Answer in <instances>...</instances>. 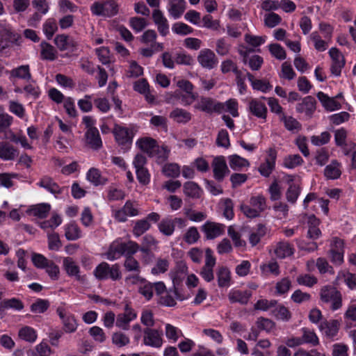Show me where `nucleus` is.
<instances>
[{"label": "nucleus", "mask_w": 356, "mask_h": 356, "mask_svg": "<svg viewBox=\"0 0 356 356\" xmlns=\"http://www.w3.org/2000/svg\"><path fill=\"white\" fill-rule=\"evenodd\" d=\"M112 342L117 347L122 348L129 344L130 340L127 334L121 332H116L112 335Z\"/></svg>", "instance_id": "5fc2aeb1"}, {"label": "nucleus", "mask_w": 356, "mask_h": 356, "mask_svg": "<svg viewBox=\"0 0 356 356\" xmlns=\"http://www.w3.org/2000/svg\"><path fill=\"white\" fill-rule=\"evenodd\" d=\"M320 299L324 303H329L330 309L336 311L341 308L343 298L341 293L334 286L326 285L320 290Z\"/></svg>", "instance_id": "f03ea898"}, {"label": "nucleus", "mask_w": 356, "mask_h": 356, "mask_svg": "<svg viewBox=\"0 0 356 356\" xmlns=\"http://www.w3.org/2000/svg\"><path fill=\"white\" fill-rule=\"evenodd\" d=\"M270 54L278 60H284L286 57V51L279 44H270L268 46Z\"/></svg>", "instance_id": "680f3d73"}, {"label": "nucleus", "mask_w": 356, "mask_h": 356, "mask_svg": "<svg viewBox=\"0 0 356 356\" xmlns=\"http://www.w3.org/2000/svg\"><path fill=\"white\" fill-rule=\"evenodd\" d=\"M113 133L119 145L127 148L132 143L134 133L128 128L116 124L113 129Z\"/></svg>", "instance_id": "1a4fd4ad"}, {"label": "nucleus", "mask_w": 356, "mask_h": 356, "mask_svg": "<svg viewBox=\"0 0 356 356\" xmlns=\"http://www.w3.org/2000/svg\"><path fill=\"white\" fill-rule=\"evenodd\" d=\"M207 239H213L220 236L224 232V225L214 222L207 221L201 227Z\"/></svg>", "instance_id": "ddd939ff"}, {"label": "nucleus", "mask_w": 356, "mask_h": 356, "mask_svg": "<svg viewBox=\"0 0 356 356\" xmlns=\"http://www.w3.org/2000/svg\"><path fill=\"white\" fill-rule=\"evenodd\" d=\"M195 108L207 113L213 112L220 113L225 111V105L222 102H216L207 97H201L195 105Z\"/></svg>", "instance_id": "423d86ee"}, {"label": "nucleus", "mask_w": 356, "mask_h": 356, "mask_svg": "<svg viewBox=\"0 0 356 356\" xmlns=\"http://www.w3.org/2000/svg\"><path fill=\"white\" fill-rule=\"evenodd\" d=\"M2 302L3 307H6V309H13L20 311L23 309L24 307L23 302L19 299L15 298L5 299L2 300Z\"/></svg>", "instance_id": "0e129e2a"}, {"label": "nucleus", "mask_w": 356, "mask_h": 356, "mask_svg": "<svg viewBox=\"0 0 356 356\" xmlns=\"http://www.w3.org/2000/svg\"><path fill=\"white\" fill-rule=\"evenodd\" d=\"M170 118L177 123L186 124L191 120V114L186 110L177 108L170 113Z\"/></svg>", "instance_id": "c756f323"}, {"label": "nucleus", "mask_w": 356, "mask_h": 356, "mask_svg": "<svg viewBox=\"0 0 356 356\" xmlns=\"http://www.w3.org/2000/svg\"><path fill=\"white\" fill-rule=\"evenodd\" d=\"M138 147L147 153L149 156L153 154L156 145H157L156 140L152 138H143L137 141Z\"/></svg>", "instance_id": "c85d7f7f"}, {"label": "nucleus", "mask_w": 356, "mask_h": 356, "mask_svg": "<svg viewBox=\"0 0 356 356\" xmlns=\"http://www.w3.org/2000/svg\"><path fill=\"white\" fill-rule=\"evenodd\" d=\"M249 202L260 214L267 208L266 199L261 195L251 197Z\"/></svg>", "instance_id": "ea45409f"}, {"label": "nucleus", "mask_w": 356, "mask_h": 356, "mask_svg": "<svg viewBox=\"0 0 356 356\" xmlns=\"http://www.w3.org/2000/svg\"><path fill=\"white\" fill-rule=\"evenodd\" d=\"M62 243L60 240L58 234L51 232L48 234V248L51 250H58Z\"/></svg>", "instance_id": "69168bd1"}, {"label": "nucleus", "mask_w": 356, "mask_h": 356, "mask_svg": "<svg viewBox=\"0 0 356 356\" xmlns=\"http://www.w3.org/2000/svg\"><path fill=\"white\" fill-rule=\"evenodd\" d=\"M186 9L184 0H171L170 2L169 13L175 19L179 17Z\"/></svg>", "instance_id": "7c9ffc66"}, {"label": "nucleus", "mask_w": 356, "mask_h": 356, "mask_svg": "<svg viewBox=\"0 0 356 356\" xmlns=\"http://www.w3.org/2000/svg\"><path fill=\"white\" fill-rule=\"evenodd\" d=\"M249 111L254 116L266 119L267 115V108L266 105L257 99H252L249 102Z\"/></svg>", "instance_id": "b1692460"}, {"label": "nucleus", "mask_w": 356, "mask_h": 356, "mask_svg": "<svg viewBox=\"0 0 356 356\" xmlns=\"http://www.w3.org/2000/svg\"><path fill=\"white\" fill-rule=\"evenodd\" d=\"M197 60L202 67L209 70L214 68L218 63V58L214 52L209 49L200 51Z\"/></svg>", "instance_id": "9b49d317"}, {"label": "nucleus", "mask_w": 356, "mask_h": 356, "mask_svg": "<svg viewBox=\"0 0 356 356\" xmlns=\"http://www.w3.org/2000/svg\"><path fill=\"white\" fill-rule=\"evenodd\" d=\"M158 241L154 237L150 234H146L142 238L141 245H139V250L140 252H146L147 250H152L156 249Z\"/></svg>", "instance_id": "79ce46f5"}, {"label": "nucleus", "mask_w": 356, "mask_h": 356, "mask_svg": "<svg viewBox=\"0 0 356 356\" xmlns=\"http://www.w3.org/2000/svg\"><path fill=\"white\" fill-rule=\"evenodd\" d=\"M51 210V205L48 203H41L31 206L26 211L29 215L38 218H45Z\"/></svg>", "instance_id": "aec40b11"}, {"label": "nucleus", "mask_w": 356, "mask_h": 356, "mask_svg": "<svg viewBox=\"0 0 356 356\" xmlns=\"http://www.w3.org/2000/svg\"><path fill=\"white\" fill-rule=\"evenodd\" d=\"M281 21V17L275 13L272 12L264 15V24L268 28L276 26L280 24Z\"/></svg>", "instance_id": "e2e57ef3"}, {"label": "nucleus", "mask_w": 356, "mask_h": 356, "mask_svg": "<svg viewBox=\"0 0 356 356\" xmlns=\"http://www.w3.org/2000/svg\"><path fill=\"white\" fill-rule=\"evenodd\" d=\"M19 38L20 35L13 31L9 25L0 23V52L8 48L11 43L16 42Z\"/></svg>", "instance_id": "39448f33"}, {"label": "nucleus", "mask_w": 356, "mask_h": 356, "mask_svg": "<svg viewBox=\"0 0 356 356\" xmlns=\"http://www.w3.org/2000/svg\"><path fill=\"white\" fill-rule=\"evenodd\" d=\"M222 104L225 105L224 111L229 113L234 118L238 116V104L235 99H229L225 103L222 102Z\"/></svg>", "instance_id": "338daca9"}, {"label": "nucleus", "mask_w": 356, "mask_h": 356, "mask_svg": "<svg viewBox=\"0 0 356 356\" xmlns=\"http://www.w3.org/2000/svg\"><path fill=\"white\" fill-rule=\"evenodd\" d=\"M63 267L70 276H74L78 281L83 282L85 278L79 275V267L75 264L71 257H65L63 259Z\"/></svg>", "instance_id": "393cba45"}, {"label": "nucleus", "mask_w": 356, "mask_h": 356, "mask_svg": "<svg viewBox=\"0 0 356 356\" xmlns=\"http://www.w3.org/2000/svg\"><path fill=\"white\" fill-rule=\"evenodd\" d=\"M329 253L331 261L335 264L340 265L343 261V241L338 237H334L330 243Z\"/></svg>", "instance_id": "6e6552de"}, {"label": "nucleus", "mask_w": 356, "mask_h": 356, "mask_svg": "<svg viewBox=\"0 0 356 356\" xmlns=\"http://www.w3.org/2000/svg\"><path fill=\"white\" fill-rule=\"evenodd\" d=\"M293 252V248L288 242L278 243L275 250V253L277 257L281 259L291 256Z\"/></svg>", "instance_id": "473e14b6"}, {"label": "nucleus", "mask_w": 356, "mask_h": 356, "mask_svg": "<svg viewBox=\"0 0 356 356\" xmlns=\"http://www.w3.org/2000/svg\"><path fill=\"white\" fill-rule=\"evenodd\" d=\"M49 301L44 299H38L31 305V311L33 313L41 314L46 312L49 307Z\"/></svg>", "instance_id": "6e6d98bb"}, {"label": "nucleus", "mask_w": 356, "mask_h": 356, "mask_svg": "<svg viewBox=\"0 0 356 356\" xmlns=\"http://www.w3.org/2000/svg\"><path fill=\"white\" fill-rule=\"evenodd\" d=\"M90 10L95 15L111 17L118 13V5L114 0L96 1Z\"/></svg>", "instance_id": "20e7f679"}, {"label": "nucleus", "mask_w": 356, "mask_h": 356, "mask_svg": "<svg viewBox=\"0 0 356 356\" xmlns=\"http://www.w3.org/2000/svg\"><path fill=\"white\" fill-rule=\"evenodd\" d=\"M51 353V348L44 342H41L33 350H30L28 352L29 356H49Z\"/></svg>", "instance_id": "a19ab883"}, {"label": "nucleus", "mask_w": 356, "mask_h": 356, "mask_svg": "<svg viewBox=\"0 0 356 356\" xmlns=\"http://www.w3.org/2000/svg\"><path fill=\"white\" fill-rule=\"evenodd\" d=\"M246 75L254 90L266 92L271 89L272 86L268 82L260 79H255L254 76L248 72H247Z\"/></svg>", "instance_id": "c9c22d12"}, {"label": "nucleus", "mask_w": 356, "mask_h": 356, "mask_svg": "<svg viewBox=\"0 0 356 356\" xmlns=\"http://www.w3.org/2000/svg\"><path fill=\"white\" fill-rule=\"evenodd\" d=\"M159 231L165 236H171L175 231L174 222L171 218H163L158 225Z\"/></svg>", "instance_id": "37998d69"}, {"label": "nucleus", "mask_w": 356, "mask_h": 356, "mask_svg": "<svg viewBox=\"0 0 356 356\" xmlns=\"http://www.w3.org/2000/svg\"><path fill=\"white\" fill-rule=\"evenodd\" d=\"M184 194L192 198H199L201 195L200 186L193 181H187L184 184Z\"/></svg>", "instance_id": "e433bc0d"}, {"label": "nucleus", "mask_w": 356, "mask_h": 356, "mask_svg": "<svg viewBox=\"0 0 356 356\" xmlns=\"http://www.w3.org/2000/svg\"><path fill=\"white\" fill-rule=\"evenodd\" d=\"M252 296L250 291H232L228 294V299L231 303L238 302L241 305H246Z\"/></svg>", "instance_id": "412c9836"}, {"label": "nucleus", "mask_w": 356, "mask_h": 356, "mask_svg": "<svg viewBox=\"0 0 356 356\" xmlns=\"http://www.w3.org/2000/svg\"><path fill=\"white\" fill-rule=\"evenodd\" d=\"M309 229L307 232L308 238L315 240L320 237L321 231L318 227L320 224V220L316 218L314 215L309 217L308 220Z\"/></svg>", "instance_id": "a878e982"}, {"label": "nucleus", "mask_w": 356, "mask_h": 356, "mask_svg": "<svg viewBox=\"0 0 356 356\" xmlns=\"http://www.w3.org/2000/svg\"><path fill=\"white\" fill-rule=\"evenodd\" d=\"M18 155V151L8 142L0 143V159L6 161L14 160Z\"/></svg>", "instance_id": "4be33fe9"}, {"label": "nucleus", "mask_w": 356, "mask_h": 356, "mask_svg": "<svg viewBox=\"0 0 356 356\" xmlns=\"http://www.w3.org/2000/svg\"><path fill=\"white\" fill-rule=\"evenodd\" d=\"M18 337L24 341L29 343H33L37 339L36 331L31 327L24 326L19 329L18 332Z\"/></svg>", "instance_id": "72a5a7b5"}, {"label": "nucleus", "mask_w": 356, "mask_h": 356, "mask_svg": "<svg viewBox=\"0 0 356 356\" xmlns=\"http://www.w3.org/2000/svg\"><path fill=\"white\" fill-rule=\"evenodd\" d=\"M317 97L322 103L325 109L328 111H334L341 108V104L337 102L334 98L328 97L323 92H319L317 94Z\"/></svg>", "instance_id": "cd10ccee"}, {"label": "nucleus", "mask_w": 356, "mask_h": 356, "mask_svg": "<svg viewBox=\"0 0 356 356\" xmlns=\"http://www.w3.org/2000/svg\"><path fill=\"white\" fill-rule=\"evenodd\" d=\"M316 100L312 96H307L302 99V102L296 106V111L298 113H305L307 116L311 117L316 109Z\"/></svg>", "instance_id": "a211bd4d"}, {"label": "nucleus", "mask_w": 356, "mask_h": 356, "mask_svg": "<svg viewBox=\"0 0 356 356\" xmlns=\"http://www.w3.org/2000/svg\"><path fill=\"white\" fill-rule=\"evenodd\" d=\"M38 185L41 188L47 189L53 194H60L62 193V190L59 186L51 177L48 176H44L41 178L40 181L38 183Z\"/></svg>", "instance_id": "bb28decb"}, {"label": "nucleus", "mask_w": 356, "mask_h": 356, "mask_svg": "<svg viewBox=\"0 0 356 356\" xmlns=\"http://www.w3.org/2000/svg\"><path fill=\"white\" fill-rule=\"evenodd\" d=\"M302 163L303 160L299 154L289 155L283 161L284 166L289 169L300 165Z\"/></svg>", "instance_id": "864d4df0"}, {"label": "nucleus", "mask_w": 356, "mask_h": 356, "mask_svg": "<svg viewBox=\"0 0 356 356\" xmlns=\"http://www.w3.org/2000/svg\"><path fill=\"white\" fill-rule=\"evenodd\" d=\"M300 191L301 188L300 185L294 183L290 184V186H289L285 193L286 200L291 204H294L296 202Z\"/></svg>", "instance_id": "58836bf2"}, {"label": "nucleus", "mask_w": 356, "mask_h": 356, "mask_svg": "<svg viewBox=\"0 0 356 356\" xmlns=\"http://www.w3.org/2000/svg\"><path fill=\"white\" fill-rule=\"evenodd\" d=\"M302 335L301 337L303 343H310L312 346L318 345V338L313 330L304 327L302 329Z\"/></svg>", "instance_id": "c03bdc74"}, {"label": "nucleus", "mask_w": 356, "mask_h": 356, "mask_svg": "<svg viewBox=\"0 0 356 356\" xmlns=\"http://www.w3.org/2000/svg\"><path fill=\"white\" fill-rule=\"evenodd\" d=\"M281 120L284 122V127L289 131H298L301 129L300 123L291 116H286L282 113Z\"/></svg>", "instance_id": "603ef678"}, {"label": "nucleus", "mask_w": 356, "mask_h": 356, "mask_svg": "<svg viewBox=\"0 0 356 356\" xmlns=\"http://www.w3.org/2000/svg\"><path fill=\"white\" fill-rule=\"evenodd\" d=\"M54 42L60 51L73 50L77 46L76 42L72 38L65 34L56 35Z\"/></svg>", "instance_id": "dca6fc26"}, {"label": "nucleus", "mask_w": 356, "mask_h": 356, "mask_svg": "<svg viewBox=\"0 0 356 356\" xmlns=\"http://www.w3.org/2000/svg\"><path fill=\"white\" fill-rule=\"evenodd\" d=\"M212 167L213 176L218 181H222L224 177L229 172L223 156L215 158L212 163Z\"/></svg>", "instance_id": "f8f14e48"}, {"label": "nucleus", "mask_w": 356, "mask_h": 356, "mask_svg": "<svg viewBox=\"0 0 356 356\" xmlns=\"http://www.w3.org/2000/svg\"><path fill=\"white\" fill-rule=\"evenodd\" d=\"M340 323L338 320L323 321L319 325V330L327 338H333L338 334Z\"/></svg>", "instance_id": "4468645a"}, {"label": "nucleus", "mask_w": 356, "mask_h": 356, "mask_svg": "<svg viewBox=\"0 0 356 356\" xmlns=\"http://www.w3.org/2000/svg\"><path fill=\"white\" fill-rule=\"evenodd\" d=\"M86 144L94 150L102 147V141L97 129H88L85 134Z\"/></svg>", "instance_id": "2eb2a0df"}, {"label": "nucleus", "mask_w": 356, "mask_h": 356, "mask_svg": "<svg viewBox=\"0 0 356 356\" xmlns=\"http://www.w3.org/2000/svg\"><path fill=\"white\" fill-rule=\"evenodd\" d=\"M143 333V343L145 345L154 348H160L162 346V334L158 330L145 328Z\"/></svg>", "instance_id": "9d476101"}, {"label": "nucleus", "mask_w": 356, "mask_h": 356, "mask_svg": "<svg viewBox=\"0 0 356 356\" xmlns=\"http://www.w3.org/2000/svg\"><path fill=\"white\" fill-rule=\"evenodd\" d=\"M93 274L98 280L111 279L112 281H118L122 279L120 266L118 264L110 266L103 261L95 268Z\"/></svg>", "instance_id": "7ed1b4c3"}, {"label": "nucleus", "mask_w": 356, "mask_h": 356, "mask_svg": "<svg viewBox=\"0 0 356 356\" xmlns=\"http://www.w3.org/2000/svg\"><path fill=\"white\" fill-rule=\"evenodd\" d=\"M57 29V24L54 19H48L43 25L44 33L49 40L53 37Z\"/></svg>", "instance_id": "4d7b16f0"}, {"label": "nucleus", "mask_w": 356, "mask_h": 356, "mask_svg": "<svg viewBox=\"0 0 356 356\" xmlns=\"http://www.w3.org/2000/svg\"><path fill=\"white\" fill-rule=\"evenodd\" d=\"M87 179L95 186L104 184L106 181V179L101 176L99 170L94 168L89 170Z\"/></svg>", "instance_id": "8fccbe9b"}, {"label": "nucleus", "mask_w": 356, "mask_h": 356, "mask_svg": "<svg viewBox=\"0 0 356 356\" xmlns=\"http://www.w3.org/2000/svg\"><path fill=\"white\" fill-rule=\"evenodd\" d=\"M41 56L43 59L54 60L56 59V50L50 44L42 42L41 43Z\"/></svg>", "instance_id": "de8ad7c7"}, {"label": "nucleus", "mask_w": 356, "mask_h": 356, "mask_svg": "<svg viewBox=\"0 0 356 356\" xmlns=\"http://www.w3.org/2000/svg\"><path fill=\"white\" fill-rule=\"evenodd\" d=\"M10 76L24 80H30L32 78L30 67L29 65H24L13 69L10 72Z\"/></svg>", "instance_id": "2f4dec72"}, {"label": "nucleus", "mask_w": 356, "mask_h": 356, "mask_svg": "<svg viewBox=\"0 0 356 356\" xmlns=\"http://www.w3.org/2000/svg\"><path fill=\"white\" fill-rule=\"evenodd\" d=\"M256 325L259 330L270 332L275 327V323L264 317L259 318L256 321Z\"/></svg>", "instance_id": "774afa93"}, {"label": "nucleus", "mask_w": 356, "mask_h": 356, "mask_svg": "<svg viewBox=\"0 0 356 356\" xmlns=\"http://www.w3.org/2000/svg\"><path fill=\"white\" fill-rule=\"evenodd\" d=\"M57 314L62 319L64 330L66 332H74L76 330L77 323L74 316L67 315L62 308L57 309Z\"/></svg>", "instance_id": "f3484780"}, {"label": "nucleus", "mask_w": 356, "mask_h": 356, "mask_svg": "<svg viewBox=\"0 0 356 356\" xmlns=\"http://www.w3.org/2000/svg\"><path fill=\"white\" fill-rule=\"evenodd\" d=\"M123 266L124 269L128 272H134L136 273H140V265L138 260H136L133 256L127 257Z\"/></svg>", "instance_id": "49530a36"}, {"label": "nucleus", "mask_w": 356, "mask_h": 356, "mask_svg": "<svg viewBox=\"0 0 356 356\" xmlns=\"http://www.w3.org/2000/svg\"><path fill=\"white\" fill-rule=\"evenodd\" d=\"M324 174L327 179H335L339 178L341 175L339 163L336 161H333L326 166Z\"/></svg>", "instance_id": "a18cd8bd"}, {"label": "nucleus", "mask_w": 356, "mask_h": 356, "mask_svg": "<svg viewBox=\"0 0 356 356\" xmlns=\"http://www.w3.org/2000/svg\"><path fill=\"white\" fill-rule=\"evenodd\" d=\"M164 175L169 177L176 178L180 175V168L177 163H168L163 167Z\"/></svg>", "instance_id": "13d9d810"}, {"label": "nucleus", "mask_w": 356, "mask_h": 356, "mask_svg": "<svg viewBox=\"0 0 356 356\" xmlns=\"http://www.w3.org/2000/svg\"><path fill=\"white\" fill-rule=\"evenodd\" d=\"M117 245L118 246L117 251H119V255H124L126 257L133 256L139 250V245L133 241L117 243Z\"/></svg>", "instance_id": "5701e85b"}, {"label": "nucleus", "mask_w": 356, "mask_h": 356, "mask_svg": "<svg viewBox=\"0 0 356 356\" xmlns=\"http://www.w3.org/2000/svg\"><path fill=\"white\" fill-rule=\"evenodd\" d=\"M216 265V258L210 248L205 250V264L200 270V275L206 282H211L214 279L213 268Z\"/></svg>", "instance_id": "0eeeda50"}, {"label": "nucleus", "mask_w": 356, "mask_h": 356, "mask_svg": "<svg viewBox=\"0 0 356 356\" xmlns=\"http://www.w3.org/2000/svg\"><path fill=\"white\" fill-rule=\"evenodd\" d=\"M179 269L180 272V275H179V272H177L176 274L172 277L173 282V289H170L168 291L166 294L163 296L161 297L160 302L161 304L167 306V307H173L176 305L175 298L177 300H184V297H182L178 291V289L176 288V284H179V283L181 280V276H184L187 267L185 264H180L179 266Z\"/></svg>", "instance_id": "f257e3e1"}, {"label": "nucleus", "mask_w": 356, "mask_h": 356, "mask_svg": "<svg viewBox=\"0 0 356 356\" xmlns=\"http://www.w3.org/2000/svg\"><path fill=\"white\" fill-rule=\"evenodd\" d=\"M218 284L220 287H225L229 285L230 272L225 266H220L217 272Z\"/></svg>", "instance_id": "4c0bfd02"}, {"label": "nucleus", "mask_w": 356, "mask_h": 356, "mask_svg": "<svg viewBox=\"0 0 356 356\" xmlns=\"http://www.w3.org/2000/svg\"><path fill=\"white\" fill-rule=\"evenodd\" d=\"M152 18L154 23L156 24L158 31L161 35L165 36L168 34L169 26L165 17L163 15L162 12L156 9L153 11Z\"/></svg>", "instance_id": "6ab92c4d"}, {"label": "nucleus", "mask_w": 356, "mask_h": 356, "mask_svg": "<svg viewBox=\"0 0 356 356\" xmlns=\"http://www.w3.org/2000/svg\"><path fill=\"white\" fill-rule=\"evenodd\" d=\"M229 166L234 170H238L243 167L248 166L249 162L236 154L232 155L229 157Z\"/></svg>", "instance_id": "09e8293b"}, {"label": "nucleus", "mask_w": 356, "mask_h": 356, "mask_svg": "<svg viewBox=\"0 0 356 356\" xmlns=\"http://www.w3.org/2000/svg\"><path fill=\"white\" fill-rule=\"evenodd\" d=\"M200 237L197 229L195 227H190L184 236V240L188 244L196 243Z\"/></svg>", "instance_id": "052dcab7"}, {"label": "nucleus", "mask_w": 356, "mask_h": 356, "mask_svg": "<svg viewBox=\"0 0 356 356\" xmlns=\"http://www.w3.org/2000/svg\"><path fill=\"white\" fill-rule=\"evenodd\" d=\"M140 321L146 328H152L155 324L153 312L149 309H145L142 312Z\"/></svg>", "instance_id": "bf43d9fd"}, {"label": "nucleus", "mask_w": 356, "mask_h": 356, "mask_svg": "<svg viewBox=\"0 0 356 356\" xmlns=\"http://www.w3.org/2000/svg\"><path fill=\"white\" fill-rule=\"evenodd\" d=\"M150 223L145 219L137 220L133 227V234L139 237L150 228Z\"/></svg>", "instance_id": "3c124183"}, {"label": "nucleus", "mask_w": 356, "mask_h": 356, "mask_svg": "<svg viewBox=\"0 0 356 356\" xmlns=\"http://www.w3.org/2000/svg\"><path fill=\"white\" fill-rule=\"evenodd\" d=\"M65 236L69 241H75L81 236V232L75 222H70L65 227Z\"/></svg>", "instance_id": "f704fd0d"}]
</instances>
